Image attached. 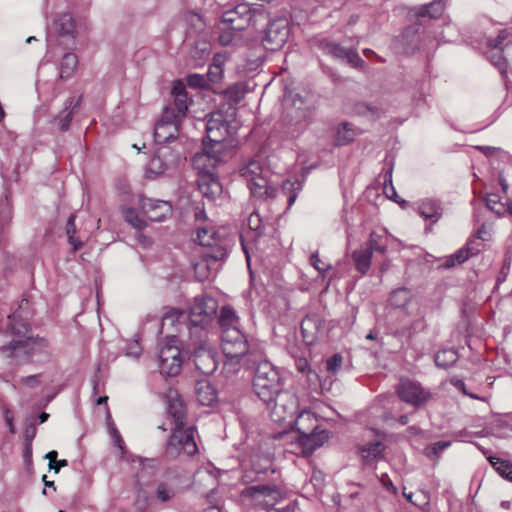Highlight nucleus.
I'll return each instance as SVG.
<instances>
[{
  "label": "nucleus",
  "instance_id": "nucleus-1",
  "mask_svg": "<svg viewBox=\"0 0 512 512\" xmlns=\"http://www.w3.org/2000/svg\"><path fill=\"white\" fill-rule=\"evenodd\" d=\"M7 328V331L0 332V350L7 355L48 354L49 342L47 339L38 336L25 338L27 324L18 313L8 316Z\"/></svg>",
  "mask_w": 512,
  "mask_h": 512
},
{
  "label": "nucleus",
  "instance_id": "nucleus-2",
  "mask_svg": "<svg viewBox=\"0 0 512 512\" xmlns=\"http://www.w3.org/2000/svg\"><path fill=\"white\" fill-rule=\"evenodd\" d=\"M221 348L226 357L224 370L228 373L239 370L241 363L246 366L256 363L261 353L250 350L248 341L240 329H229L221 335Z\"/></svg>",
  "mask_w": 512,
  "mask_h": 512
},
{
  "label": "nucleus",
  "instance_id": "nucleus-3",
  "mask_svg": "<svg viewBox=\"0 0 512 512\" xmlns=\"http://www.w3.org/2000/svg\"><path fill=\"white\" fill-rule=\"evenodd\" d=\"M247 367L254 369L253 389L256 395L266 405H270L275 394L283 390L278 370L262 355L260 358H256L255 364H250Z\"/></svg>",
  "mask_w": 512,
  "mask_h": 512
},
{
  "label": "nucleus",
  "instance_id": "nucleus-4",
  "mask_svg": "<svg viewBox=\"0 0 512 512\" xmlns=\"http://www.w3.org/2000/svg\"><path fill=\"white\" fill-rule=\"evenodd\" d=\"M240 176L253 198L267 200L276 196L277 189L270 182V169L257 159H251L240 168Z\"/></svg>",
  "mask_w": 512,
  "mask_h": 512
},
{
  "label": "nucleus",
  "instance_id": "nucleus-5",
  "mask_svg": "<svg viewBox=\"0 0 512 512\" xmlns=\"http://www.w3.org/2000/svg\"><path fill=\"white\" fill-rule=\"evenodd\" d=\"M293 425L300 434L299 442L302 445L303 452L306 454H312L329 438L326 430H319V420L309 410H303L296 415L292 423Z\"/></svg>",
  "mask_w": 512,
  "mask_h": 512
},
{
  "label": "nucleus",
  "instance_id": "nucleus-6",
  "mask_svg": "<svg viewBox=\"0 0 512 512\" xmlns=\"http://www.w3.org/2000/svg\"><path fill=\"white\" fill-rule=\"evenodd\" d=\"M198 451L195 441V428L186 425L174 426L165 447V455L175 459L181 454L192 456Z\"/></svg>",
  "mask_w": 512,
  "mask_h": 512
},
{
  "label": "nucleus",
  "instance_id": "nucleus-7",
  "mask_svg": "<svg viewBox=\"0 0 512 512\" xmlns=\"http://www.w3.org/2000/svg\"><path fill=\"white\" fill-rule=\"evenodd\" d=\"M267 406L271 407L270 417L275 423L292 426L298 412V398L294 393L282 390L275 394L273 401Z\"/></svg>",
  "mask_w": 512,
  "mask_h": 512
},
{
  "label": "nucleus",
  "instance_id": "nucleus-8",
  "mask_svg": "<svg viewBox=\"0 0 512 512\" xmlns=\"http://www.w3.org/2000/svg\"><path fill=\"white\" fill-rule=\"evenodd\" d=\"M285 103L291 107L287 109V116L294 124L310 121L316 110V101L312 94L307 93L305 96L288 92L284 97Z\"/></svg>",
  "mask_w": 512,
  "mask_h": 512
},
{
  "label": "nucleus",
  "instance_id": "nucleus-9",
  "mask_svg": "<svg viewBox=\"0 0 512 512\" xmlns=\"http://www.w3.org/2000/svg\"><path fill=\"white\" fill-rule=\"evenodd\" d=\"M178 342V339L173 336L160 347L158 365L161 374L173 377L180 373L182 357Z\"/></svg>",
  "mask_w": 512,
  "mask_h": 512
},
{
  "label": "nucleus",
  "instance_id": "nucleus-10",
  "mask_svg": "<svg viewBox=\"0 0 512 512\" xmlns=\"http://www.w3.org/2000/svg\"><path fill=\"white\" fill-rule=\"evenodd\" d=\"M228 153L227 149L213 147L204 139L202 151L193 156L192 163L199 175L215 173L217 166L226 161Z\"/></svg>",
  "mask_w": 512,
  "mask_h": 512
},
{
  "label": "nucleus",
  "instance_id": "nucleus-11",
  "mask_svg": "<svg viewBox=\"0 0 512 512\" xmlns=\"http://www.w3.org/2000/svg\"><path fill=\"white\" fill-rule=\"evenodd\" d=\"M259 18H264L261 12L246 3H241L234 9L225 11L222 15V22L227 24L230 29L240 31L251 25L254 26Z\"/></svg>",
  "mask_w": 512,
  "mask_h": 512
},
{
  "label": "nucleus",
  "instance_id": "nucleus-12",
  "mask_svg": "<svg viewBox=\"0 0 512 512\" xmlns=\"http://www.w3.org/2000/svg\"><path fill=\"white\" fill-rule=\"evenodd\" d=\"M218 303L213 297L202 295L194 298L190 307L189 319L192 325L205 327L215 317Z\"/></svg>",
  "mask_w": 512,
  "mask_h": 512
},
{
  "label": "nucleus",
  "instance_id": "nucleus-13",
  "mask_svg": "<svg viewBox=\"0 0 512 512\" xmlns=\"http://www.w3.org/2000/svg\"><path fill=\"white\" fill-rule=\"evenodd\" d=\"M242 495L250 497L255 504L266 509L272 508L282 498L283 494L277 486L255 485L245 488Z\"/></svg>",
  "mask_w": 512,
  "mask_h": 512
},
{
  "label": "nucleus",
  "instance_id": "nucleus-14",
  "mask_svg": "<svg viewBox=\"0 0 512 512\" xmlns=\"http://www.w3.org/2000/svg\"><path fill=\"white\" fill-rule=\"evenodd\" d=\"M180 119L174 111L167 107L163 111L161 119L154 128V137L157 143H164L175 139L179 133Z\"/></svg>",
  "mask_w": 512,
  "mask_h": 512
},
{
  "label": "nucleus",
  "instance_id": "nucleus-15",
  "mask_svg": "<svg viewBox=\"0 0 512 512\" xmlns=\"http://www.w3.org/2000/svg\"><path fill=\"white\" fill-rule=\"evenodd\" d=\"M396 392L402 401L415 407L422 406L431 398L429 391L424 389L419 383L409 379H401L397 385Z\"/></svg>",
  "mask_w": 512,
  "mask_h": 512
},
{
  "label": "nucleus",
  "instance_id": "nucleus-16",
  "mask_svg": "<svg viewBox=\"0 0 512 512\" xmlns=\"http://www.w3.org/2000/svg\"><path fill=\"white\" fill-rule=\"evenodd\" d=\"M206 143L220 149H227L223 143L228 127L221 113H213L205 122Z\"/></svg>",
  "mask_w": 512,
  "mask_h": 512
},
{
  "label": "nucleus",
  "instance_id": "nucleus-17",
  "mask_svg": "<svg viewBox=\"0 0 512 512\" xmlns=\"http://www.w3.org/2000/svg\"><path fill=\"white\" fill-rule=\"evenodd\" d=\"M289 36L287 21L277 19L269 23L262 39L266 50L277 51L283 47Z\"/></svg>",
  "mask_w": 512,
  "mask_h": 512
},
{
  "label": "nucleus",
  "instance_id": "nucleus-18",
  "mask_svg": "<svg viewBox=\"0 0 512 512\" xmlns=\"http://www.w3.org/2000/svg\"><path fill=\"white\" fill-rule=\"evenodd\" d=\"M138 205L146 217L154 222H162L172 214V206L168 201L140 195Z\"/></svg>",
  "mask_w": 512,
  "mask_h": 512
},
{
  "label": "nucleus",
  "instance_id": "nucleus-19",
  "mask_svg": "<svg viewBox=\"0 0 512 512\" xmlns=\"http://www.w3.org/2000/svg\"><path fill=\"white\" fill-rule=\"evenodd\" d=\"M393 45L398 53L413 54L418 51L421 47L418 24H413L405 28V30L395 38Z\"/></svg>",
  "mask_w": 512,
  "mask_h": 512
},
{
  "label": "nucleus",
  "instance_id": "nucleus-20",
  "mask_svg": "<svg viewBox=\"0 0 512 512\" xmlns=\"http://www.w3.org/2000/svg\"><path fill=\"white\" fill-rule=\"evenodd\" d=\"M226 255L222 249L217 250L213 254H206L200 261L194 265L195 276L199 281H205L215 273V268L211 264L215 265L218 260L223 259Z\"/></svg>",
  "mask_w": 512,
  "mask_h": 512
},
{
  "label": "nucleus",
  "instance_id": "nucleus-21",
  "mask_svg": "<svg viewBox=\"0 0 512 512\" xmlns=\"http://www.w3.org/2000/svg\"><path fill=\"white\" fill-rule=\"evenodd\" d=\"M168 413L173 418L175 426L186 425V409L178 392L169 389L167 394Z\"/></svg>",
  "mask_w": 512,
  "mask_h": 512
},
{
  "label": "nucleus",
  "instance_id": "nucleus-22",
  "mask_svg": "<svg viewBox=\"0 0 512 512\" xmlns=\"http://www.w3.org/2000/svg\"><path fill=\"white\" fill-rule=\"evenodd\" d=\"M195 367L202 374H212L218 366L215 352L211 349L199 348L194 352Z\"/></svg>",
  "mask_w": 512,
  "mask_h": 512
},
{
  "label": "nucleus",
  "instance_id": "nucleus-23",
  "mask_svg": "<svg viewBox=\"0 0 512 512\" xmlns=\"http://www.w3.org/2000/svg\"><path fill=\"white\" fill-rule=\"evenodd\" d=\"M322 327L323 321L319 315H307L301 322V332L304 342L308 345L313 344L317 339Z\"/></svg>",
  "mask_w": 512,
  "mask_h": 512
},
{
  "label": "nucleus",
  "instance_id": "nucleus-24",
  "mask_svg": "<svg viewBox=\"0 0 512 512\" xmlns=\"http://www.w3.org/2000/svg\"><path fill=\"white\" fill-rule=\"evenodd\" d=\"M374 236L375 234L372 233L369 244L365 247H360L353 253L355 268L363 274L366 273L370 268L371 256L374 249V245L377 244V241L375 240Z\"/></svg>",
  "mask_w": 512,
  "mask_h": 512
},
{
  "label": "nucleus",
  "instance_id": "nucleus-25",
  "mask_svg": "<svg viewBox=\"0 0 512 512\" xmlns=\"http://www.w3.org/2000/svg\"><path fill=\"white\" fill-rule=\"evenodd\" d=\"M172 95L174 97V105L177 110V116L181 120L186 115L188 106L192 103V99L188 96L185 85L180 80L175 81L172 87Z\"/></svg>",
  "mask_w": 512,
  "mask_h": 512
},
{
  "label": "nucleus",
  "instance_id": "nucleus-26",
  "mask_svg": "<svg viewBox=\"0 0 512 512\" xmlns=\"http://www.w3.org/2000/svg\"><path fill=\"white\" fill-rule=\"evenodd\" d=\"M197 185L200 193L209 199H213L221 193V184L215 173L199 175Z\"/></svg>",
  "mask_w": 512,
  "mask_h": 512
},
{
  "label": "nucleus",
  "instance_id": "nucleus-27",
  "mask_svg": "<svg viewBox=\"0 0 512 512\" xmlns=\"http://www.w3.org/2000/svg\"><path fill=\"white\" fill-rule=\"evenodd\" d=\"M195 395L199 403L203 406H211L217 401V392L208 380L197 381L195 385Z\"/></svg>",
  "mask_w": 512,
  "mask_h": 512
},
{
  "label": "nucleus",
  "instance_id": "nucleus-28",
  "mask_svg": "<svg viewBox=\"0 0 512 512\" xmlns=\"http://www.w3.org/2000/svg\"><path fill=\"white\" fill-rule=\"evenodd\" d=\"M169 153L170 151L167 147L158 149L148 163V172L155 175L164 173L172 164V160L167 158Z\"/></svg>",
  "mask_w": 512,
  "mask_h": 512
},
{
  "label": "nucleus",
  "instance_id": "nucleus-29",
  "mask_svg": "<svg viewBox=\"0 0 512 512\" xmlns=\"http://www.w3.org/2000/svg\"><path fill=\"white\" fill-rule=\"evenodd\" d=\"M444 11V4L442 1H432L431 3L414 7L410 10V15L417 19L423 17L438 18Z\"/></svg>",
  "mask_w": 512,
  "mask_h": 512
},
{
  "label": "nucleus",
  "instance_id": "nucleus-30",
  "mask_svg": "<svg viewBox=\"0 0 512 512\" xmlns=\"http://www.w3.org/2000/svg\"><path fill=\"white\" fill-rule=\"evenodd\" d=\"M479 249L472 246V242H469L466 247L459 249L454 254L448 256L445 262L442 264L444 268H452L456 265L464 263L471 256L478 254Z\"/></svg>",
  "mask_w": 512,
  "mask_h": 512
},
{
  "label": "nucleus",
  "instance_id": "nucleus-31",
  "mask_svg": "<svg viewBox=\"0 0 512 512\" xmlns=\"http://www.w3.org/2000/svg\"><path fill=\"white\" fill-rule=\"evenodd\" d=\"M55 29L61 36H70L72 38L76 35V22L70 13H63L55 21Z\"/></svg>",
  "mask_w": 512,
  "mask_h": 512
},
{
  "label": "nucleus",
  "instance_id": "nucleus-32",
  "mask_svg": "<svg viewBox=\"0 0 512 512\" xmlns=\"http://www.w3.org/2000/svg\"><path fill=\"white\" fill-rule=\"evenodd\" d=\"M219 324L222 333L229 329H239V317L231 307L224 306L220 311Z\"/></svg>",
  "mask_w": 512,
  "mask_h": 512
},
{
  "label": "nucleus",
  "instance_id": "nucleus-33",
  "mask_svg": "<svg viewBox=\"0 0 512 512\" xmlns=\"http://www.w3.org/2000/svg\"><path fill=\"white\" fill-rule=\"evenodd\" d=\"M419 213L423 218L436 222L442 216V208L434 200H424L419 205Z\"/></svg>",
  "mask_w": 512,
  "mask_h": 512
},
{
  "label": "nucleus",
  "instance_id": "nucleus-34",
  "mask_svg": "<svg viewBox=\"0 0 512 512\" xmlns=\"http://www.w3.org/2000/svg\"><path fill=\"white\" fill-rule=\"evenodd\" d=\"M78 65V58L73 53H66L62 61L60 63V78L68 79L71 78L76 70Z\"/></svg>",
  "mask_w": 512,
  "mask_h": 512
},
{
  "label": "nucleus",
  "instance_id": "nucleus-35",
  "mask_svg": "<svg viewBox=\"0 0 512 512\" xmlns=\"http://www.w3.org/2000/svg\"><path fill=\"white\" fill-rule=\"evenodd\" d=\"M458 353L453 348L439 350L435 355V363L438 367L447 369L458 360Z\"/></svg>",
  "mask_w": 512,
  "mask_h": 512
},
{
  "label": "nucleus",
  "instance_id": "nucleus-36",
  "mask_svg": "<svg viewBox=\"0 0 512 512\" xmlns=\"http://www.w3.org/2000/svg\"><path fill=\"white\" fill-rule=\"evenodd\" d=\"M383 451L384 446L382 440L378 439L375 442L364 445L361 449V456L366 462H369L377 458H382Z\"/></svg>",
  "mask_w": 512,
  "mask_h": 512
},
{
  "label": "nucleus",
  "instance_id": "nucleus-37",
  "mask_svg": "<svg viewBox=\"0 0 512 512\" xmlns=\"http://www.w3.org/2000/svg\"><path fill=\"white\" fill-rule=\"evenodd\" d=\"M197 241L202 246H214L218 241V233L208 226L197 228Z\"/></svg>",
  "mask_w": 512,
  "mask_h": 512
},
{
  "label": "nucleus",
  "instance_id": "nucleus-38",
  "mask_svg": "<svg viewBox=\"0 0 512 512\" xmlns=\"http://www.w3.org/2000/svg\"><path fill=\"white\" fill-rule=\"evenodd\" d=\"M75 214H71L66 223V235L68 238L69 244L72 246L73 251L76 252L83 247V242L77 238L76 235V225H75Z\"/></svg>",
  "mask_w": 512,
  "mask_h": 512
},
{
  "label": "nucleus",
  "instance_id": "nucleus-39",
  "mask_svg": "<svg viewBox=\"0 0 512 512\" xmlns=\"http://www.w3.org/2000/svg\"><path fill=\"white\" fill-rule=\"evenodd\" d=\"M356 136L355 130L349 123H342L337 127L336 130V144L346 145L350 143Z\"/></svg>",
  "mask_w": 512,
  "mask_h": 512
},
{
  "label": "nucleus",
  "instance_id": "nucleus-40",
  "mask_svg": "<svg viewBox=\"0 0 512 512\" xmlns=\"http://www.w3.org/2000/svg\"><path fill=\"white\" fill-rule=\"evenodd\" d=\"M302 189V183L298 179L294 180H285L282 183V192L288 197V206L291 207L297 196L299 191Z\"/></svg>",
  "mask_w": 512,
  "mask_h": 512
},
{
  "label": "nucleus",
  "instance_id": "nucleus-41",
  "mask_svg": "<svg viewBox=\"0 0 512 512\" xmlns=\"http://www.w3.org/2000/svg\"><path fill=\"white\" fill-rule=\"evenodd\" d=\"M177 492V489L173 485L162 482L158 484L155 491V495L157 500L161 502H167L173 499L176 496Z\"/></svg>",
  "mask_w": 512,
  "mask_h": 512
},
{
  "label": "nucleus",
  "instance_id": "nucleus-42",
  "mask_svg": "<svg viewBox=\"0 0 512 512\" xmlns=\"http://www.w3.org/2000/svg\"><path fill=\"white\" fill-rule=\"evenodd\" d=\"M410 297V291L405 288H401L396 291H393L390 294L389 302L392 306L396 308H401L404 307L409 302Z\"/></svg>",
  "mask_w": 512,
  "mask_h": 512
},
{
  "label": "nucleus",
  "instance_id": "nucleus-43",
  "mask_svg": "<svg viewBox=\"0 0 512 512\" xmlns=\"http://www.w3.org/2000/svg\"><path fill=\"white\" fill-rule=\"evenodd\" d=\"M384 192V187L380 184H375L367 187L365 191V198L367 201L375 206H380L383 203L381 194Z\"/></svg>",
  "mask_w": 512,
  "mask_h": 512
},
{
  "label": "nucleus",
  "instance_id": "nucleus-44",
  "mask_svg": "<svg viewBox=\"0 0 512 512\" xmlns=\"http://www.w3.org/2000/svg\"><path fill=\"white\" fill-rule=\"evenodd\" d=\"M490 462L503 478L512 481V464L498 458H490Z\"/></svg>",
  "mask_w": 512,
  "mask_h": 512
},
{
  "label": "nucleus",
  "instance_id": "nucleus-45",
  "mask_svg": "<svg viewBox=\"0 0 512 512\" xmlns=\"http://www.w3.org/2000/svg\"><path fill=\"white\" fill-rule=\"evenodd\" d=\"M488 58L490 62L501 71V73L506 71L507 62L502 54V50H491L488 53Z\"/></svg>",
  "mask_w": 512,
  "mask_h": 512
},
{
  "label": "nucleus",
  "instance_id": "nucleus-46",
  "mask_svg": "<svg viewBox=\"0 0 512 512\" xmlns=\"http://www.w3.org/2000/svg\"><path fill=\"white\" fill-rule=\"evenodd\" d=\"M348 49L349 48H344V47H342L339 44L334 43V42H328L324 46V50L328 54L334 56L335 58L343 59V60L347 56Z\"/></svg>",
  "mask_w": 512,
  "mask_h": 512
},
{
  "label": "nucleus",
  "instance_id": "nucleus-47",
  "mask_svg": "<svg viewBox=\"0 0 512 512\" xmlns=\"http://www.w3.org/2000/svg\"><path fill=\"white\" fill-rule=\"evenodd\" d=\"M124 217L125 220L130 223L133 227L137 229H143L145 227V222L143 219H141L134 209L127 208L124 211Z\"/></svg>",
  "mask_w": 512,
  "mask_h": 512
},
{
  "label": "nucleus",
  "instance_id": "nucleus-48",
  "mask_svg": "<svg viewBox=\"0 0 512 512\" xmlns=\"http://www.w3.org/2000/svg\"><path fill=\"white\" fill-rule=\"evenodd\" d=\"M311 265L319 272L321 276L324 277L325 272L330 269V264L325 263L319 258L317 252L313 253L310 257Z\"/></svg>",
  "mask_w": 512,
  "mask_h": 512
},
{
  "label": "nucleus",
  "instance_id": "nucleus-49",
  "mask_svg": "<svg viewBox=\"0 0 512 512\" xmlns=\"http://www.w3.org/2000/svg\"><path fill=\"white\" fill-rule=\"evenodd\" d=\"M352 67L363 69L364 68V61L360 58L359 54L355 49H348L347 56L345 59Z\"/></svg>",
  "mask_w": 512,
  "mask_h": 512
},
{
  "label": "nucleus",
  "instance_id": "nucleus-50",
  "mask_svg": "<svg viewBox=\"0 0 512 512\" xmlns=\"http://www.w3.org/2000/svg\"><path fill=\"white\" fill-rule=\"evenodd\" d=\"M182 316V313L177 309H169L165 312L162 317V325L169 324L173 326L176 322H178L179 318Z\"/></svg>",
  "mask_w": 512,
  "mask_h": 512
},
{
  "label": "nucleus",
  "instance_id": "nucleus-51",
  "mask_svg": "<svg viewBox=\"0 0 512 512\" xmlns=\"http://www.w3.org/2000/svg\"><path fill=\"white\" fill-rule=\"evenodd\" d=\"M342 365V357L340 355H334L326 361L327 371L331 374H336Z\"/></svg>",
  "mask_w": 512,
  "mask_h": 512
},
{
  "label": "nucleus",
  "instance_id": "nucleus-52",
  "mask_svg": "<svg viewBox=\"0 0 512 512\" xmlns=\"http://www.w3.org/2000/svg\"><path fill=\"white\" fill-rule=\"evenodd\" d=\"M187 84L192 88H203L207 85V82L203 75L191 74L187 77Z\"/></svg>",
  "mask_w": 512,
  "mask_h": 512
},
{
  "label": "nucleus",
  "instance_id": "nucleus-53",
  "mask_svg": "<svg viewBox=\"0 0 512 512\" xmlns=\"http://www.w3.org/2000/svg\"><path fill=\"white\" fill-rule=\"evenodd\" d=\"M248 227L256 232H260L262 228V219L257 212H253L250 214L248 218Z\"/></svg>",
  "mask_w": 512,
  "mask_h": 512
},
{
  "label": "nucleus",
  "instance_id": "nucleus-54",
  "mask_svg": "<svg viewBox=\"0 0 512 512\" xmlns=\"http://www.w3.org/2000/svg\"><path fill=\"white\" fill-rule=\"evenodd\" d=\"M19 383L24 386L31 387V388L39 386L41 384V374H35V375L22 377L19 380Z\"/></svg>",
  "mask_w": 512,
  "mask_h": 512
},
{
  "label": "nucleus",
  "instance_id": "nucleus-55",
  "mask_svg": "<svg viewBox=\"0 0 512 512\" xmlns=\"http://www.w3.org/2000/svg\"><path fill=\"white\" fill-rule=\"evenodd\" d=\"M207 77L210 82L217 83L223 77V69L214 70L212 66H209Z\"/></svg>",
  "mask_w": 512,
  "mask_h": 512
},
{
  "label": "nucleus",
  "instance_id": "nucleus-56",
  "mask_svg": "<svg viewBox=\"0 0 512 512\" xmlns=\"http://www.w3.org/2000/svg\"><path fill=\"white\" fill-rule=\"evenodd\" d=\"M72 113H73V111H70L67 114H65L64 116L60 115L57 117L59 128L62 131H65L69 128L71 120H72Z\"/></svg>",
  "mask_w": 512,
  "mask_h": 512
},
{
  "label": "nucleus",
  "instance_id": "nucleus-57",
  "mask_svg": "<svg viewBox=\"0 0 512 512\" xmlns=\"http://www.w3.org/2000/svg\"><path fill=\"white\" fill-rule=\"evenodd\" d=\"M451 442L449 441H439L432 445L431 449L434 455L438 456L440 453H442L444 450H446L448 447H450Z\"/></svg>",
  "mask_w": 512,
  "mask_h": 512
},
{
  "label": "nucleus",
  "instance_id": "nucleus-58",
  "mask_svg": "<svg viewBox=\"0 0 512 512\" xmlns=\"http://www.w3.org/2000/svg\"><path fill=\"white\" fill-rule=\"evenodd\" d=\"M226 62V56L223 54H216L213 57V62L210 66L213 67L214 70L223 69V66Z\"/></svg>",
  "mask_w": 512,
  "mask_h": 512
},
{
  "label": "nucleus",
  "instance_id": "nucleus-59",
  "mask_svg": "<svg viewBox=\"0 0 512 512\" xmlns=\"http://www.w3.org/2000/svg\"><path fill=\"white\" fill-rule=\"evenodd\" d=\"M497 38L503 44L506 42V45H509L512 43V31L510 32L509 29H503L499 32Z\"/></svg>",
  "mask_w": 512,
  "mask_h": 512
},
{
  "label": "nucleus",
  "instance_id": "nucleus-60",
  "mask_svg": "<svg viewBox=\"0 0 512 512\" xmlns=\"http://www.w3.org/2000/svg\"><path fill=\"white\" fill-rule=\"evenodd\" d=\"M485 202L488 209L492 211L500 203V199L497 194H489L485 198Z\"/></svg>",
  "mask_w": 512,
  "mask_h": 512
},
{
  "label": "nucleus",
  "instance_id": "nucleus-61",
  "mask_svg": "<svg viewBox=\"0 0 512 512\" xmlns=\"http://www.w3.org/2000/svg\"><path fill=\"white\" fill-rule=\"evenodd\" d=\"M391 191H392V194L391 195H388L386 193V198H389L391 199L392 201L396 202L397 204H399L402 208H405L408 203L407 201H405L404 199L400 198L396 191H395V188L393 186H391Z\"/></svg>",
  "mask_w": 512,
  "mask_h": 512
},
{
  "label": "nucleus",
  "instance_id": "nucleus-62",
  "mask_svg": "<svg viewBox=\"0 0 512 512\" xmlns=\"http://www.w3.org/2000/svg\"><path fill=\"white\" fill-rule=\"evenodd\" d=\"M450 383L455 387L457 388L458 390H460L464 395L467 394V390H466V387H465V383L463 380L461 379H458L456 377H453L450 379Z\"/></svg>",
  "mask_w": 512,
  "mask_h": 512
},
{
  "label": "nucleus",
  "instance_id": "nucleus-63",
  "mask_svg": "<svg viewBox=\"0 0 512 512\" xmlns=\"http://www.w3.org/2000/svg\"><path fill=\"white\" fill-rule=\"evenodd\" d=\"M66 466H68V461L66 459L56 460V463L49 464V469L54 470L55 473H58L61 468Z\"/></svg>",
  "mask_w": 512,
  "mask_h": 512
},
{
  "label": "nucleus",
  "instance_id": "nucleus-64",
  "mask_svg": "<svg viewBox=\"0 0 512 512\" xmlns=\"http://www.w3.org/2000/svg\"><path fill=\"white\" fill-rule=\"evenodd\" d=\"M296 367H297V370L301 373H306L307 371H310L308 362L305 359L298 360Z\"/></svg>",
  "mask_w": 512,
  "mask_h": 512
}]
</instances>
